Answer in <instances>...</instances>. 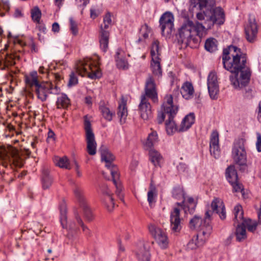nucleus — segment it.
Returning <instances> with one entry per match:
<instances>
[{
  "label": "nucleus",
  "mask_w": 261,
  "mask_h": 261,
  "mask_svg": "<svg viewBox=\"0 0 261 261\" xmlns=\"http://www.w3.org/2000/svg\"><path fill=\"white\" fill-rule=\"evenodd\" d=\"M224 68L235 75H230L229 79L236 89L245 87L249 82L251 71L246 65L247 58L241 49L233 45L224 48L222 55Z\"/></svg>",
  "instance_id": "obj_1"
},
{
  "label": "nucleus",
  "mask_w": 261,
  "mask_h": 261,
  "mask_svg": "<svg viewBox=\"0 0 261 261\" xmlns=\"http://www.w3.org/2000/svg\"><path fill=\"white\" fill-rule=\"evenodd\" d=\"M211 208L212 211H206L203 219L198 216H195L191 219L189 223L191 229L199 228V233H201L205 239H207L212 231L211 222L213 212L219 214L221 220L226 218L225 206L220 199L215 198L212 201Z\"/></svg>",
  "instance_id": "obj_2"
},
{
  "label": "nucleus",
  "mask_w": 261,
  "mask_h": 261,
  "mask_svg": "<svg viewBox=\"0 0 261 261\" xmlns=\"http://www.w3.org/2000/svg\"><path fill=\"white\" fill-rule=\"evenodd\" d=\"M99 64L98 58L96 59L86 58L76 63V70L82 76H87L91 79H96L101 76V73L98 68Z\"/></svg>",
  "instance_id": "obj_3"
},
{
  "label": "nucleus",
  "mask_w": 261,
  "mask_h": 261,
  "mask_svg": "<svg viewBox=\"0 0 261 261\" xmlns=\"http://www.w3.org/2000/svg\"><path fill=\"white\" fill-rule=\"evenodd\" d=\"M162 107L165 113L168 114V118L166 120V129L169 135H173L176 131L178 132V127H177L173 119L176 116L178 108L173 104V97L171 95H166L164 98Z\"/></svg>",
  "instance_id": "obj_4"
},
{
  "label": "nucleus",
  "mask_w": 261,
  "mask_h": 261,
  "mask_svg": "<svg viewBox=\"0 0 261 261\" xmlns=\"http://www.w3.org/2000/svg\"><path fill=\"white\" fill-rule=\"evenodd\" d=\"M232 158L234 163L239 165L240 170H248L250 164L247 163V153L244 145V140L239 139L234 141L231 151Z\"/></svg>",
  "instance_id": "obj_5"
},
{
  "label": "nucleus",
  "mask_w": 261,
  "mask_h": 261,
  "mask_svg": "<svg viewBox=\"0 0 261 261\" xmlns=\"http://www.w3.org/2000/svg\"><path fill=\"white\" fill-rule=\"evenodd\" d=\"M196 17L198 20H205V24L207 29H211L215 23L221 25L225 21L224 13L220 7L206 10L203 13H197Z\"/></svg>",
  "instance_id": "obj_6"
},
{
  "label": "nucleus",
  "mask_w": 261,
  "mask_h": 261,
  "mask_svg": "<svg viewBox=\"0 0 261 261\" xmlns=\"http://www.w3.org/2000/svg\"><path fill=\"white\" fill-rule=\"evenodd\" d=\"M178 40L181 43L188 45L191 41H196V32L194 30V23L188 19L185 20L178 29Z\"/></svg>",
  "instance_id": "obj_7"
},
{
  "label": "nucleus",
  "mask_w": 261,
  "mask_h": 261,
  "mask_svg": "<svg viewBox=\"0 0 261 261\" xmlns=\"http://www.w3.org/2000/svg\"><path fill=\"white\" fill-rule=\"evenodd\" d=\"M1 157L5 162L3 164L4 166H7L9 163L13 164L15 166L21 167L24 162L22 152L12 146H9L7 150H5Z\"/></svg>",
  "instance_id": "obj_8"
},
{
  "label": "nucleus",
  "mask_w": 261,
  "mask_h": 261,
  "mask_svg": "<svg viewBox=\"0 0 261 261\" xmlns=\"http://www.w3.org/2000/svg\"><path fill=\"white\" fill-rule=\"evenodd\" d=\"M150 55L151 57L150 68L152 73L159 77H161L162 76V69L161 65V52L159 41L154 40L152 42L150 50Z\"/></svg>",
  "instance_id": "obj_9"
},
{
  "label": "nucleus",
  "mask_w": 261,
  "mask_h": 261,
  "mask_svg": "<svg viewBox=\"0 0 261 261\" xmlns=\"http://www.w3.org/2000/svg\"><path fill=\"white\" fill-rule=\"evenodd\" d=\"M33 91L35 92L38 99L44 102L46 100L49 94H58L60 89L57 86L54 85L51 83L42 82Z\"/></svg>",
  "instance_id": "obj_10"
},
{
  "label": "nucleus",
  "mask_w": 261,
  "mask_h": 261,
  "mask_svg": "<svg viewBox=\"0 0 261 261\" xmlns=\"http://www.w3.org/2000/svg\"><path fill=\"white\" fill-rule=\"evenodd\" d=\"M84 129L86 133V141L87 143V151L89 155H94L96 153L97 143L95 136L91 128V124L87 115L84 117Z\"/></svg>",
  "instance_id": "obj_11"
},
{
  "label": "nucleus",
  "mask_w": 261,
  "mask_h": 261,
  "mask_svg": "<svg viewBox=\"0 0 261 261\" xmlns=\"http://www.w3.org/2000/svg\"><path fill=\"white\" fill-rule=\"evenodd\" d=\"M103 23L100 27L99 42L100 47L103 52H106L108 49L110 33L106 30L112 23L111 16L109 12L107 13L103 19Z\"/></svg>",
  "instance_id": "obj_12"
},
{
  "label": "nucleus",
  "mask_w": 261,
  "mask_h": 261,
  "mask_svg": "<svg viewBox=\"0 0 261 261\" xmlns=\"http://www.w3.org/2000/svg\"><path fill=\"white\" fill-rule=\"evenodd\" d=\"M148 230L161 248L164 249L168 247L169 240L167 233L164 230L153 224L148 225Z\"/></svg>",
  "instance_id": "obj_13"
},
{
  "label": "nucleus",
  "mask_w": 261,
  "mask_h": 261,
  "mask_svg": "<svg viewBox=\"0 0 261 261\" xmlns=\"http://www.w3.org/2000/svg\"><path fill=\"white\" fill-rule=\"evenodd\" d=\"M73 193L81 207L83 210L85 218L88 221H92L93 219V215L91 210L87 204L86 199L84 196L83 190L79 187H75L73 190Z\"/></svg>",
  "instance_id": "obj_14"
},
{
  "label": "nucleus",
  "mask_w": 261,
  "mask_h": 261,
  "mask_svg": "<svg viewBox=\"0 0 261 261\" xmlns=\"http://www.w3.org/2000/svg\"><path fill=\"white\" fill-rule=\"evenodd\" d=\"M246 40L250 43H253L257 40L258 27L254 16L249 15L247 23L244 27Z\"/></svg>",
  "instance_id": "obj_15"
},
{
  "label": "nucleus",
  "mask_w": 261,
  "mask_h": 261,
  "mask_svg": "<svg viewBox=\"0 0 261 261\" xmlns=\"http://www.w3.org/2000/svg\"><path fill=\"white\" fill-rule=\"evenodd\" d=\"M144 92L145 93L141 95L150 98L154 103L158 102L156 86L152 76L149 75L146 80Z\"/></svg>",
  "instance_id": "obj_16"
},
{
  "label": "nucleus",
  "mask_w": 261,
  "mask_h": 261,
  "mask_svg": "<svg viewBox=\"0 0 261 261\" xmlns=\"http://www.w3.org/2000/svg\"><path fill=\"white\" fill-rule=\"evenodd\" d=\"M207 85L211 98L213 99H217L219 89L217 76L214 71H211L208 74L207 78Z\"/></svg>",
  "instance_id": "obj_17"
},
{
  "label": "nucleus",
  "mask_w": 261,
  "mask_h": 261,
  "mask_svg": "<svg viewBox=\"0 0 261 261\" xmlns=\"http://www.w3.org/2000/svg\"><path fill=\"white\" fill-rule=\"evenodd\" d=\"M174 16L171 12H166L160 17V24L163 34L165 31L167 34H170L174 28Z\"/></svg>",
  "instance_id": "obj_18"
},
{
  "label": "nucleus",
  "mask_w": 261,
  "mask_h": 261,
  "mask_svg": "<svg viewBox=\"0 0 261 261\" xmlns=\"http://www.w3.org/2000/svg\"><path fill=\"white\" fill-rule=\"evenodd\" d=\"M180 209L174 207L170 215V229L174 232H179L182 228V219L180 217Z\"/></svg>",
  "instance_id": "obj_19"
},
{
  "label": "nucleus",
  "mask_w": 261,
  "mask_h": 261,
  "mask_svg": "<svg viewBox=\"0 0 261 261\" xmlns=\"http://www.w3.org/2000/svg\"><path fill=\"white\" fill-rule=\"evenodd\" d=\"M138 110L141 118L144 120H148L152 116L151 105L148 98L145 97L144 95H141Z\"/></svg>",
  "instance_id": "obj_20"
},
{
  "label": "nucleus",
  "mask_w": 261,
  "mask_h": 261,
  "mask_svg": "<svg viewBox=\"0 0 261 261\" xmlns=\"http://www.w3.org/2000/svg\"><path fill=\"white\" fill-rule=\"evenodd\" d=\"M99 151L101 155V160L102 162L106 163V167L110 170V173L111 174V171L112 170H116V172H118L117 167L113 163L115 159V157L113 154L104 146H102L100 148Z\"/></svg>",
  "instance_id": "obj_21"
},
{
  "label": "nucleus",
  "mask_w": 261,
  "mask_h": 261,
  "mask_svg": "<svg viewBox=\"0 0 261 261\" xmlns=\"http://www.w3.org/2000/svg\"><path fill=\"white\" fill-rule=\"evenodd\" d=\"M210 151L211 155L217 159L220 156L219 145V134L217 131H213L211 135L210 142Z\"/></svg>",
  "instance_id": "obj_22"
},
{
  "label": "nucleus",
  "mask_w": 261,
  "mask_h": 261,
  "mask_svg": "<svg viewBox=\"0 0 261 261\" xmlns=\"http://www.w3.org/2000/svg\"><path fill=\"white\" fill-rule=\"evenodd\" d=\"M66 207L63 206L60 209V220L61 224L63 228L66 229L69 231H76L78 228L74 222H67Z\"/></svg>",
  "instance_id": "obj_23"
},
{
  "label": "nucleus",
  "mask_w": 261,
  "mask_h": 261,
  "mask_svg": "<svg viewBox=\"0 0 261 261\" xmlns=\"http://www.w3.org/2000/svg\"><path fill=\"white\" fill-rule=\"evenodd\" d=\"M24 81L27 85L32 88V90L42 83L39 79L37 72L35 70L31 71L29 74L24 76Z\"/></svg>",
  "instance_id": "obj_24"
},
{
  "label": "nucleus",
  "mask_w": 261,
  "mask_h": 261,
  "mask_svg": "<svg viewBox=\"0 0 261 261\" xmlns=\"http://www.w3.org/2000/svg\"><path fill=\"white\" fill-rule=\"evenodd\" d=\"M195 121V116L194 113H190L187 115L182 120L178 127V132H184L188 130Z\"/></svg>",
  "instance_id": "obj_25"
},
{
  "label": "nucleus",
  "mask_w": 261,
  "mask_h": 261,
  "mask_svg": "<svg viewBox=\"0 0 261 261\" xmlns=\"http://www.w3.org/2000/svg\"><path fill=\"white\" fill-rule=\"evenodd\" d=\"M115 58L117 68L124 70L128 68V62L124 57V53L122 49H117Z\"/></svg>",
  "instance_id": "obj_26"
},
{
  "label": "nucleus",
  "mask_w": 261,
  "mask_h": 261,
  "mask_svg": "<svg viewBox=\"0 0 261 261\" xmlns=\"http://www.w3.org/2000/svg\"><path fill=\"white\" fill-rule=\"evenodd\" d=\"M111 175L113 183L116 189V194L121 200L123 201V187L121 181L119 180V174L118 172H116V170H112L111 171Z\"/></svg>",
  "instance_id": "obj_27"
},
{
  "label": "nucleus",
  "mask_w": 261,
  "mask_h": 261,
  "mask_svg": "<svg viewBox=\"0 0 261 261\" xmlns=\"http://www.w3.org/2000/svg\"><path fill=\"white\" fill-rule=\"evenodd\" d=\"M136 256L138 261H150L151 254L149 248L144 244L137 249Z\"/></svg>",
  "instance_id": "obj_28"
},
{
  "label": "nucleus",
  "mask_w": 261,
  "mask_h": 261,
  "mask_svg": "<svg viewBox=\"0 0 261 261\" xmlns=\"http://www.w3.org/2000/svg\"><path fill=\"white\" fill-rule=\"evenodd\" d=\"M175 204L183 209L186 213L188 212L190 213H193L196 207L194 200L191 197L188 198L187 202L186 201V197H185V199L181 202H176Z\"/></svg>",
  "instance_id": "obj_29"
},
{
  "label": "nucleus",
  "mask_w": 261,
  "mask_h": 261,
  "mask_svg": "<svg viewBox=\"0 0 261 261\" xmlns=\"http://www.w3.org/2000/svg\"><path fill=\"white\" fill-rule=\"evenodd\" d=\"M159 141L157 132L152 130L148 134L146 140L143 143L144 148L146 150L153 148V146L157 144Z\"/></svg>",
  "instance_id": "obj_30"
},
{
  "label": "nucleus",
  "mask_w": 261,
  "mask_h": 261,
  "mask_svg": "<svg viewBox=\"0 0 261 261\" xmlns=\"http://www.w3.org/2000/svg\"><path fill=\"white\" fill-rule=\"evenodd\" d=\"M158 197V191L154 185L151 183L147 192V201L150 208L154 207Z\"/></svg>",
  "instance_id": "obj_31"
},
{
  "label": "nucleus",
  "mask_w": 261,
  "mask_h": 261,
  "mask_svg": "<svg viewBox=\"0 0 261 261\" xmlns=\"http://www.w3.org/2000/svg\"><path fill=\"white\" fill-rule=\"evenodd\" d=\"M194 91L192 84L190 82H186L182 85L180 93L184 98L189 100L193 97Z\"/></svg>",
  "instance_id": "obj_32"
},
{
  "label": "nucleus",
  "mask_w": 261,
  "mask_h": 261,
  "mask_svg": "<svg viewBox=\"0 0 261 261\" xmlns=\"http://www.w3.org/2000/svg\"><path fill=\"white\" fill-rule=\"evenodd\" d=\"M147 150L149 151L148 154L149 161L155 167H160L161 166V162L163 159V156L161 154L154 148Z\"/></svg>",
  "instance_id": "obj_33"
},
{
  "label": "nucleus",
  "mask_w": 261,
  "mask_h": 261,
  "mask_svg": "<svg viewBox=\"0 0 261 261\" xmlns=\"http://www.w3.org/2000/svg\"><path fill=\"white\" fill-rule=\"evenodd\" d=\"M103 194L104 204L109 211H112L114 207L115 203L111 191L109 189H107L105 191H103Z\"/></svg>",
  "instance_id": "obj_34"
},
{
  "label": "nucleus",
  "mask_w": 261,
  "mask_h": 261,
  "mask_svg": "<svg viewBox=\"0 0 261 261\" xmlns=\"http://www.w3.org/2000/svg\"><path fill=\"white\" fill-rule=\"evenodd\" d=\"M201 233H199L193 236L187 244V248L189 249L193 250L196 249L197 247L202 245L205 241L207 239H205L204 237L199 240V237H201Z\"/></svg>",
  "instance_id": "obj_35"
},
{
  "label": "nucleus",
  "mask_w": 261,
  "mask_h": 261,
  "mask_svg": "<svg viewBox=\"0 0 261 261\" xmlns=\"http://www.w3.org/2000/svg\"><path fill=\"white\" fill-rule=\"evenodd\" d=\"M225 176L230 184H234L238 180V174L234 166L228 167L225 171Z\"/></svg>",
  "instance_id": "obj_36"
},
{
  "label": "nucleus",
  "mask_w": 261,
  "mask_h": 261,
  "mask_svg": "<svg viewBox=\"0 0 261 261\" xmlns=\"http://www.w3.org/2000/svg\"><path fill=\"white\" fill-rule=\"evenodd\" d=\"M53 182V178L49 175V171L48 169L44 168L42 170V183L44 189H48Z\"/></svg>",
  "instance_id": "obj_37"
},
{
  "label": "nucleus",
  "mask_w": 261,
  "mask_h": 261,
  "mask_svg": "<svg viewBox=\"0 0 261 261\" xmlns=\"http://www.w3.org/2000/svg\"><path fill=\"white\" fill-rule=\"evenodd\" d=\"M54 162L56 166L61 168L68 170L71 168L69 160L67 156H64L62 158L56 156L54 159Z\"/></svg>",
  "instance_id": "obj_38"
},
{
  "label": "nucleus",
  "mask_w": 261,
  "mask_h": 261,
  "mask_svg": "<svg viewBox=\"0 0 261 261\" xmlns=\"http://www.w3.org/2000/svg\"><path fill=\"white\" fill-rule=\"evenodd\" d=\"M236 236L237 240L239 242H241L247 237L246 227L242 222L236 228Z\"/></svg>",
  "instance_id": "obj_39"
},
{
  "label": "nucleus",
  "mask_w": 261,
  "mask_h": 261,
  "mask_svg": "<svg viewBox=\"0 0 261 261\" xmlns=\"http://www.w3.org/2000/svg\"><path fill=\"white\" fill-rule=\"evenodd\" d=\"M100 112L105 119L108 121H111L113 119V117L115 115V113L111 111L109 108L104 105H100L99 107Z\"/></svg>",
  "instance_id": "obj_40"
},
{
  "label": "nucleus",
  "mask_w": 261,
  "mask_h": 261,
  "mask_svg": "<svg viewBox=\"0 0 261 261\" xmlns=\"http://www.w3.org/2000/svg\"><path fill=\"white\" fill-rule=\"evenodd\" d=\"M117 115L119 118L120 121L121 123H123L125 122V120L127 116V110L125 102H122L119 104Z\"/></svg>",
  "instance_id": "obj_41"
},
{
  "label": "nucleus",
  "mask_w": 261,
  "mask_h": 261,
  "mask_svg": "<svg viewBox=\"0 0 261 261\" xmlns=\"http://www.w3.org/2000/svg\"><path fill=\"white\" fill-rule=\"evenodd\" d=\"M56 103L58 109H65L67 108L69 105L70 100L67 95L62 94L58 97Z\"/></svg>",
  "instance_id": "obj_42"
},
{
  "label": "nucleus",
  "mask_w": 261,
  "mask_h": 261,
  "mask_svg": "<svg viewBox=\"0 0 261 261\" xmlns=\"http://www.w3.org/2000/svg\"><path fill=\"white\" fill-rule=\"evenodd\" d=\"M205 48L210 52H214L217 50V41L216 39L210 38L207 39L204 45Z\"/></svg>",
  "instance_id": "obj_43"
},
{
  "label": "nucleus",
  "mask_w": 261,
  "mask_h": 261,
  "mask_svg": "<svg viewBox=\"0 0 261 261\" xmlns=\"http://www.w3.org/2000/svg\"><path fill=\"white\" fill-rule=\"evenodd\" d=\"M233 214L234 216V221L237 223L243 222L245 220L243 218V211L242 207L240 204L236 205L233 209Z\"/></svg>",
  "instance_id": "obj_44"
},
{
  "label": "nucleus",
  "mask_w": 261,
  "mask_h": 261,
  "mask_svg": "<svg viewBox=\"0 0 261 261\" xmlns=\"http://www.w3.org/2000/svg\"><path fill=\"white\" fill-rule=\"evenodd\" d=\"M244 225H246L248 231L253 232L256 229L257 226H261V220H258V222L255 221H252L250 219L247 220H243Z\"/></svg>",
  "instance_id": "obj_45"
},
{
  "label": "nucleus",
  "mask_w": 261,
  "mask_h": 261,
  "mask_svg": "<svg viewBox=\"0 0 261 261\" xmlns=\"http://www.w3.org/2000/svg\"><path fill=\"white\" fill-rule=\"evenodd\" d=\"M208 0H190L191 7L197 10H202L206 6Z\"/></svg>",
  "instance_id": "obj_46"
},
{
  "label": "nucleus",
  "mask_w": 261,
  "mask_h": 261,
  "mask_svg": "<svg viewBox=\"0 0 261 261\" xmlns=\"http://www.w3.org/2000/svg\"><path fill=\"white\" fill-rule=\"evenodd\" d=\"M31 17L34 22L39 23L41 17V12L38 7H35L31 11Z\"/></svg>",
  "instance_id": "obj_47"
},
{
  "label": "nucleus",
  "mask_w": 261,
  "mask_h": 261,
  "mask_svg": "<svg viewBox=\"0 0 261 261\" xmlns=\"http://www.w3.org/2000/svg\"><path fill=\"white\" fill-rule=\"evenodd\" d=\"M172 195L175 199L184 200L185 197V193L182 188L178 187L173 189Z\"/></svg>",
  "instance_id": "obj_48"
},
{
  "label": "nucleus",
  "mask_w": 261,
  "mask_h": 261,
  "mask_svg": "<svg viewBox=\"0 0 261 261\" xmlns=\"http://www.w3.org/2000/svg\"><path fill=\"white\" fill-rule=\"evenodd\" d=\"M15 56L14 55H7L5 60H2L0 61V65H4L3 68H5L8 66H12L15 64L14 61Z\"/></svg>",
  "instance_id": "obj_49"
},
{
  "label": "nucleus",
  "mask_w": 261,
  "mask_h": 261,
  "mask_svg": "<svg viewBox=\"0 0 261 261\" xmlns=\"http://www.w3.org/2000/svg\"><path fill=\"white\" fill-rule=\"evenodd\" d=\"M203 22L201 23L199 22L196 23L195 25L194 24V30L196 32V36L201 37L203 35V32H204L205 29L206 28L208 29L205 24V20H202Z\"/></svg>",
  "instance_id": "obj_50"
},
{
  "label": "nucleus",
  "mask_w": 261,
  "mask_h": 261,
  "mask_svg": "<svg viewBox=\"0 0 261 261\" xmlns=\"http://www.w3.org/2000/svg\"><path fill=\"white\" fill-rule=\"evenodd\" d=\"M70 30L72 34L75 36L78 34L77 25L72 17L69 18Z\"/></svg>",
  "instance_id": "obj_51"
},
{
  "label": "nucleus",
  "mask_w": 261,
  "mask_h": 261,
  "mask_svg": "<svg viewBox=\"0 0 261 261\" xmlns=\"http://www.w3.org/2000/svg\"><path fill=\"white\" fill-rule=\"evenodd\" d=\"M78 83V79L74 72H71L69 75V79L68 84L69 87L75 86Z\"/></svg>",
  "instance_id": "obj_52"
},
{
  "label": "nucleus",
  "mask_w": 261,
  "mask_h": 261,
  "mask_svg": "<svg viewBox=\"0 0 261 261\" xmlns=\"http://www.w3.org/2000/svg\"><path fill=\"white\" fill-rule=\"evenodd\" d=\"M150 30L147 25H144L141 28L140 35L144 38L146 39L148 37L149 33Z\"/></svg>",
  "instance_id": "obj_53"
},
{
  "label": "nucleus",
  "mask_w": 261,
  "mask_h": 261,
  "mask_svg": "<svg viewBox=\"0 0 261 261\" xmlns=\"http://www.w3.org/2000/svg\"><path fill=\"white\" fill-rule=\"evenodd\" d=\"M166 115L168 116V114L165 112L163 107H161V111L158 113L157 120L159 124L163 123L164 121Z\"/></svg>",
  "instance_id": "obj_54"
},
{
  "label": "nucleus",
  "mask_w": 261,
  "mask_h": 261,
  "mask_svg": "<svg viewBox=\"0 0 261 261\" xmlns=\"http://www.w3.org/2000/svg\"><path fill=\"white\" fill-rule=\"evenodd\" d=\"M75 218L77 223L82 227L83 230L84 231L86 232L87 231L89 230L87 227L84 225L82 219H81V218L80 217L78 214H75Z\"/></svg>",
  "instance_id": "obj_55"
},
{
  "label": "nucleus",
  "mask_w": 261,
  "mask_h": 261,
  "mask_svg": "<svg viewBox=\"0 0 261 261\" xmlns=\"http://www.w3.org/2000/svg\"><path fill=\"white\" fill-rule=\"evenodd\" d=\"M179 173L187 172L188 170V166L184 163H180L176 167Z\"/></svg>",
  "instance_id": "obj_56"
},
{
  "label": "nucleus",
  "mask_w": 261,
  "mask_h": 261,
  "mask_svg": "<svg viewBox=\"0 0 261 261\" xmlns=\"http://www.w3.org/2000/svg\"><path fill=\"white\" fill-rule=\"evenodd\" d=\"M233 188V191L235 192H241L243 191V186L236 181L234 184H230Z\"/></svg>",
  "instance_id": "obj_57"
},
{
  "label": "nucleus",
  "mask_w": 261,
  "mask_h": 261,
  "mask_svg": "<svg viewBox=\"0 0 261 261\" xmlns=\"http://www.w3.org/2000/svg\"><path fill=\"white\" fill-rule=\"evenodd\" d=\"M74 165V170L76 172V176L78 177H81L82 176V172L80 170V166L78 164L76 160H74L73 161Z\"/></svg>",
  "instance_id": "obj_58"
},
{
  "label": "nucleus",
  "mask_w": 261,
  "mask_h": 261,
  "mask_svg": "<svg viewBox=\"0 0 261 261\" xmlns=\"http://www.w3.org/2000/svg\"><path fill=\"white\" fill-rule=\"evenodd\" d=\"M75 2L77 7L83 9L89 3V0H75Z\"/></svg>",
  "instance_id": "obj_59"
},
{
  "label": "nucleus",
  "mask_w": 261,
  "mask_h": 261,
  "mask_svg": "<svg viewBox=\"0 0 261 261\" xmlns=\"http://www.w3.org/2000/svg\"><path fill=\"white\" fill-rule=\"evenodd\" d=\"M55 134L54 132L51 130V129H49L48 130V132L47 133V142L48 143H49L50 142H54L55 140Z\"/></svg>",
  "instance_id": "obj_60"
},
{
  "label": "nucleus",
  "mask_w": 261,
  "mask_h": 261,
  "mask_svg": "<svg viewBox=\"0 0 261 261\" xmlns=\"http://www.w3.org/2000/svg\"><path fill=\"white\" fill-rule=\"evenodd\" d=\"M257 120L261 123V101L258 103V106L255 110Z\"/></svg>",
  "instance_id": "obj_61"
},
{
  "label": "nucleus",
  "mask_w": 261,
  "mask_h": 261,
  "mask_svg": "<svg viewBox=\"0 0 261 261\" xmlns=\"http://www.w3.org/2000/svg\"><path fill=\"white\" fill-rule=\"evenodd\" d=\"M256 146L258 152H261V136L259 134L257 135V140L256 143Z\"/></svg>",
  "instance_id": "obj_62"
},
{
  "label": "nucleus",
  "mask_w": 261,
  "mask_h": 261,
  "mask_svg": "<svg viewBox=\"0 0 261 261\" xmlns=\"http://www.w3.org/2000/svg\"><path fill=\"white\" fill-rule=\"evenodd\" d=\"M60 30V26L58 23L54 22L52 25V31L54 32L57 33L59 32Z\"/></svg>",
  "instance_id": "obj_63"
},
{
  "label": "nucleus",
  "mask_w": 261,
  "mask_h": 261,
  "mask_svg": "<svg viewBox=\"0 0 261 261\" xmlns=\"http://www.w3.org/2000/svg\"><path fill=\"white\" fill-rule=\"evenodd\" d=\"M2 7L4 10L8 11L10 9V3L8 1L4 2L2 4Z\"/></svg>",
  "instance_id": "obj_64"
}]
</instances>
